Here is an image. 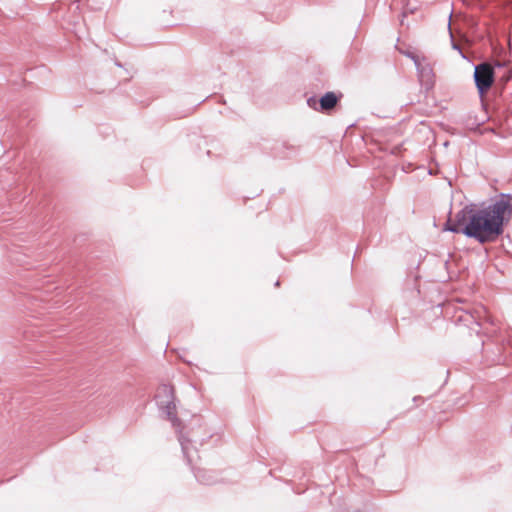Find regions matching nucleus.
Wrapping results in <instances>:
<instances>
[{"label": "nucleus", "mask_w": 512, "mask_h": 512, "mask_svg": "<svg viewBox=\"0 0 512 512\" xmlns=\"http://www.w3.org/2000/svg\"><path fill=\"white\" fill-rule=\"evenodd\" d=\"M512 215L510 199L502 197L492 205L477 211H461L449 220L446 230L463 233L481 243L493 241L503 232V225Z\"/></svg>", "instance_id": "nucleus-1"}, {"label": "nucleus", "mask_w": 512, "mask_h": 512, "mask_svg": "<svg viewBox=\"0 0 512 512\" xmlns=\"http://www.w3.org/2000/svg\"><path fill=\"white\" fill-rule=\"evenodd\" d=\"M474 79L479 93L485 95L494 83L493 67L489 63H482L475 67Z\"/></svg>", "instance_id": "nucleus-2"}, {"label": "nucleus", "mask_w": 512, "mask_h": 512, "mask_svg": "<svg viewBox=\"0 0 512 512\" xmlns=\"http://www.w3.org/2000/svg\"><path fill=\"white\" fill-rule=\"evenodd\" d=\"M156 397L162 405H165L169 408L170 404L173 403L174 388L171 385L162 384L157 389Z\"/></svg>", "instance_id": "nucleus-3"}, {"label": "nucleus", "mask_w": 512, "mask_h": 512, "mask_svg": "<svg viewBox=\"0 0 512 512\" xmlns=\"http://www.w3.org/2000/svg\"><path fill=\"white\" fill-rule=\"evenodd\" d=\"M338 97L334 92H327L320 99V107L323 111H328L336 106Z\"/></svg>", "instance_id": "nucleus-4"}, {"label": "nucleus", "mask_w": 512, "mask_h": 512, "mask_svg": "<svg viewBox=\"0 0 512 512\" xmlns=\"http://www.w3.org/2000/svg\"><path fill=\"white\" fill-rule=\"evenodd\" d=\"M510 77H511L510 74H508V75H504L502 78L504 79V81H508Z\"/></svg>", "instance_id": "nucleus-5"}]
</instances>
